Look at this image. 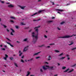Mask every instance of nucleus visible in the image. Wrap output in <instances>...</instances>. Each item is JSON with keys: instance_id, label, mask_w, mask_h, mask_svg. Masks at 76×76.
<instances>
[{"instance_id": "423d86ee", "label": "nucleus", "mask_w": 76, "mask_h": 76, "mask_svg": "<svg viewBox=\"0 0 76 76\" xmlns=\"http://www.w3.org/2000/svg\"><path fill=\"white\" fill-rule=\"evenodd\" d=\"M10 29L12 31L11 33V35H13V33L15 32V31H14L12 28H11Z\"/></svg>"}, {"instance_id": "c756f323", "label": "nucleus", "mask_w": 76, "mask_h": 76, "mask_svg": "<svg viewBox=\"0 0 76 76\" xmlns=\"http://www.w3.org/2000/svg\"><path fill=\"white\" fill-rule=\"evenodd\" d=\"M10 46H11V47H13V45H11V44H10Z\"/></svg>"}, {"instance_id": "a19ab883", "label": "nucleus", "mask_w": 76, "mask_h": 76, "mask_svg": "<svg viewBox=\"0 0 76 76\" xmlns=\"http://www.w3.org/2000/svg\"><path fill=\"white\" fill-rule=\"evenodd\" d=\"M2 50H5V49H4V48H2Z\"/></svg>"}, {"instance_id": "13d9d810", "label": "nucleus", "mask_w": 76, "mask_h": 76, "mask_svg": "<svg viewBox=\"0 0 76 76\" xmlns=\"http://www.w3.org/2000/svg\"><path fill=\"white\" fill-rule=\"evenodd\" d=\"M45 63H46L47 64H48V63H47V62H45Z\"/></svg>"}, {"instance_id": "cd10ccee", "label": "nucleus", "mask_w": 76, "mask_h": 76, "mask_svg": "<svg viewBox=\"0 0 76 76\" xmlns=\"http://www.w3.org/2000/svg\"><path fill=\"white\" fill-rule=\"evenodd\" d=\"M22 54V53H21L19 54V56H21V55Z\"/></svg>"}, {"instance_id": "bf43d9fd", "label": "nucleus", "mask_w": 76, "mask_h": 76, "mask_svg": "<svg viewBox=\"0 0 76 76\" xmlns=\"http://www.w3.org/2000/svg\"><path fill=\"white\" fill-rule=\"evenodd\" d=\"M57 76V75H55L54 76Z\"/></svg>"}, {"instance_id": "20e7f679", "label": "nucleus", "mask_w": 76, "mask_h": 76, "mask_svg": "<svg viewBox=\"0 0 76 76\" xmlns=\"http://www.w3.org/2000/svg\"><path fill=\"white\" fill-rule=\"evenodd\" d=\"M69 70H70V69H68L67 70H66L65 71H64V72H68L69 73H70L71 72H73L74 70L73 69H72L70 71H69Z\"/></svg>"}, {"instance_id": "7ed1b4c3", "label": "nucleus", "mask_w": 76, "mask_h": 76, "mask_svg": "<svg viewBox=\"0 0 76 76\" xmlns=\"http://www.w3.org/2000/svg\"><path fill=\"white\" fill-rule=\"evenodd\" d=\"M76 35L73 34L72 36L66 35L64 36L61 37L60 38H70V37H72L73 36H76Z\"/></svg>"}, {"instance_id": "ddd939ff", "label": "nucleus", "mask_w": 76, "mask_h": 76, "mask_svg": "<svg viewBox=\"0 0 76 76\" xmlns=\"http://www.w3.org/2000/svg\"><path fill=\"white\" fill-rule=\"evenodd\" d=\"M29 74H30V72L29 71L27 72V75L26 76H29Z\"/></svg>"}, {"instance_id": "7c9ffc66", "label": "nucleus", "mask_w": 76, "mask_h": 76, "mask_svg": "<svg viewBox=\"0 0 76 76\" xmlns=\"http://www.w3.org/2000/svg\"><path fill=\"white\" fill-rule=\"evenodd\" d=\"M10 58V60H13V58L12 57Z\"/></svg>"}, {"instance_id": "8fccbe9b", "label": "nucleus", "mask_w": 76, "mask_h": 76, "mask_svg": "<svg viewBox=\"0 0 76 76\" xmlns=\"http://www.w3.org/2000/svg\"><path fill=\"white\" fill-rule=\"evenodd\" d=\"M47 47L48 48H50V46H48Z\"/></svg>"}, {"instance_id": "ea45409f", "label": "nucleus", "mask_w": 76, "mask_h": 76, "mask_svg": "<svg viewBox=\"0 0 76 76\" xmlns=\"http://www.w3.org/2000/svg\"><path fill=\"white\" fill-rule=\"evenodd\" d=\"M1 2L2 3H4V1H1Z\"/></svg>"}, {"instance_id": "79ce46f5", "label": "nucleus", "mask_w": 76, "mask_h": 76, "mask_svg": "<svg viewBox=\"0 0 76 76\" xmlns=\"http://www.w3.org/2000/svg\"><path fill=\"white\" fill-rule=\"evenodd\" d=\"M7 32H9V30H8V29H7Z\"/></svg>"}, {"instance_id": "69168bd1", "label": "nucleus", "mask_w": 76, "mask_h": 76, "mask_svg": "<svg viewBox=\"0 0 76 76\" xmlns=\"http://www.w3.org/2000/svg\"><path fill=\"white\" fill-rule=\"evenodd\" d=\"M1 18H0V21H1Z\"/></svg>"}, {"instance_id": "6e6552de", "label": "nucleus", "mask_w": 76, "mask_h": 76, "mask_svg": "<svg viewBox=\"0 0 76 76\" xmlns=\"http://www.w3.org/2000/svg\"><path fill=\"white\" fill-rule=\"evenodd\" d=\"M5 57L4 58V59L5 60H6V59H7V58L8 56L7 55H5Z\"/></svg>"}, {"instance_id": "09e8293b", "label": "nucleus", "mask_w": 76, "mask_h": 76, "mask_svg": "<svg viewBox=\"0 0 76 76\" xmlns=\"http://www.w3.org/2000/svg\"><path fill=\"white\" fill-rule=\"evenodd\" d=\"M42 46H44V45H42L40 47H42Z\"/></svg>"}, {"instance_id": "2eb2a0df", "label": "nucleus", "mask_w": 76, "mask_h": 76, "mask_svg": "<svg viewBox=\"0 0 76 76\" xmlns=\"http://www.w3.org/2000/svg\"><path fill=\"white\" fill-rule=\"evenodd\" d=\"M67 59L69 60H70V57H69V55H67Z\"/></svg>"}, {"instance_id": "0e129e2a", "label": "nucleus", "mask_w": 76, "mask_h": 76, "mask_svg": "<svg viewBox=\"0 0 76 76\" xmlns=\"http://www.w3.org/2000/svg\"><path fill=\"white\" fill-rule=\"evenodd\" d=\"M30 61V60H28V61Z\"/></svg>"}, {"instance_id": "bb28decb", "label": "nucleus", "mask_w": 76, "mask_h": 76, "mask_svg": "<svg viewBox=\"0 0 76 76\" xmlns=\"http://www.w3.org/2000/svg\"><path fill=\"white\" fill-rule=\"evenodd\" d=\"M3 26H4V28H6L7 27V26L4 25H3Z\"/></svg>"}, {"instance_id": "a211bd4d", "label": "nucleus", "mask_w": 76, "mask_h": 76, "mask_svg": "<svg viewBox=\"0 0 76 76\" xmlns=\"http://www.w3.org/2000/svg\"><path fill=\"white\" fill-rule=\"evenodd\" d=\"M27 40H28V39L26 38V39H24L23 41H27Z\"/></svg>"}, {"instance_id": "f257e3e1", "label": "nucleus", "mask_w": 76, "mask_h": 76, "mask_svg": "<svg viewBox=\"0 0 76 76\" xmlns=\"http://www.w3.org/2000/svg\"><path fill=\"white\" fill-rule=\"evenodd\" d=\"M38 28H39V27H36L34 28L35 29L36 31L37 32V33L35 31L32 33V37H34L35 38V39H34L33 41L34 43V42H36V41H37V40L38 39Z\"/></svg>"}, {"instance_id": "e2e57ef3", "label": "nucleus", "mask_w": 76, "mask_h": 76, "mask_svg": "<svg viewBox=\"0 0 76 76\" xmlns=\"http://www.w3.org/2000/svg\"><path fill=\"white\" fill-rule=\"evenodd\" d=\"M7 4H10V3H7Z\"/></svg>"}, {"instance_id": "aec40b11", "label": "nucleus", "mask_w": 76, "mask_h": 76, "mask_svg": "<svg viewBox=\"0 0 76 76\" xmlns=\"http://www.w3.org/2000/svg\"><path fill=\"white\" fill-rule=\"evenodd\" d=\"M14 65L16 67H18V65H17V64L16 63H14Z\"/></svg>"}, {"instance_id": "dca6fc26", "label": "nucleus", "mask_w": 76, "mask_h": 76, "mask_svg": "<svg viewBox=\"0 0 76 76\" xmlns=\"http://www.w3.org/2000/svg\"><path fill=\"white\" fill-rule=\"evenodd\" d=\"M10 18H11V19H15V17H14V16L10 17Z\"/></svg>"}, {"instance_id": "5fc2aeb1", "label": "nucleus", "mask_w": 76, "mask_h": 76, "mask_svg": "<svg viewBox=\"0 0 76 76\" xmlns=\"http://www.w3.org/2000/svg\"><path fill=\"white\" fill-rule=\"evenodd\" d=\"M17 42H18V43H19V42H19L18 41H17Z\"/></svg>"}, {"instance_id": "f8f14e48", "label": "nucleus", "mask_w": 76, "mask_h": 76, "mask_svg": "<svg viewBox=\"0 0 76 76\" xmlns=\"http://www.w3.org/2000/svg\"><path fill=\"white\" fill-rule=\"evenodd\" d=\"M20 7L22 9H24V8L25 7H22L21 6H20Z\"/></svg>"}, {"instance_id": "412c9836", "label": "nucleus", "mask_w": 76, "mask_h": 76, "mask_svg": "<svg viewBox=\"0 0 76 76\" xmlns=\"http://www.w3.org/2000/svg\"><path fill=\"white\" fill-rule=\"evenodd\" d=\"M66 67H64V66H63L62 67V69H66Z\"/></svg>"}, {"instance_id": "f3484780", "label": "nucleus", "mask_w": 76, "mask_h": 76, "mask_svg": "<svg viewBox=\"0 0 76 76\" xmlns=\"http://www.w3.org/2000/svg\"><path fill=\"white\" fill-rule=\"evenodd\" d=\"M20 25H25V24L23 23H20Z\"/></svg>"}, {"instance_id": "a878e982", "label": "nucleus", "mask_w": 76, "mask_h": 76, "mask_svg": "<svg viewBox=\"0 0 76 76\" xmlns=\"http://www.w3.org/2000/svg\"><path fill=\"white\" fill-rule=\"evenodd\" d=\"M21 62H22L23 63H24V61H23V59H21Z\"/></svg>"}, {"instance_id": "49530a36", "label": "nucleus", "mask_w": 76, "mask_h": 76, "mask_svg": "<svg viewBox=\"0 0 76 76\" xmlns=\"http://www.w3.org/2000/svg\"><path fill=\"white\" fill-rule=\"evenodd\" d=\"M21 51H20V50H19V53H21Z\"/></svg>"}, {"instance_id": "338daca9", "label": "nucleus", "mask_w": 76, "mask_h": 76, "mask_svg": "<svg viewBox=\"0 0 76 76\" xmlns=\"http://www.w3.org/2000/svg\"><path fill=\"white\" fill-rule=\"evenodd\" d=\"M25 61H26H26H26V60H25Z\"/></svg>"}, {"instance_id": "2f4dec72", "label": "nucleus", "mask_w": 76, "mask_h": 76, "mask_svg": "<svg viewBox=\"0 0 76 76\" xmlns=\"http://www.w3.org/2000/svg\"><path fill=\"white\" fill-rule=\"evenodd\" d=\"M42 10H40V11H39V12H38L39 13H41V12H42Z\"/></svg>"}, {"instance_id": "39448f33", "label": "nucleus", "mask_w": 76, "mask_h": 76, "mask_svg": "<svg viewBox=\"0 0 76 76\" xmlns=\"http://www.w3.org/2000/svg\"><path fill=\"white\" fill-rule=\"evenodd\" d=\"M28 47L29 46H27L26 47H25L23 50V52H26V51L28 50Z\"/></svg>"}, {"instance_id": "0eeeda50", "label": "nucleus", "mask_w": 76, "mask_h": 76, "mask_svg": "<svg viewBox=\"0 0 76 76\" xmlns=\"http://www.w3.org/2000/svg\"><path fill=\"white\" fill-rule=\"evenodd\" d=\"M8 7H13L14 6L12 4H10L8 5Z\"/></svg>"}, {"instance_id": "72a5a7b5", "label": "nucleus", "mask_w": 76, "mask_h": 76, "mask_svg": "<svg viewBox=\"0 0 76 76\" xmlns=\"http://www.w3.org/2000/svg\"><path fill=\"white\" fill-rule=\"evenodd\" d=\"M66 57H62V58H61V59H64V58H65Z\"/></svg>"}, {"instance_id": "58836bf2", "label": "nucleus", "mask_w": 76, "mask_h": 76, "mask_svg": "<svg viewBox=\"0 0 76 76\" xmlns=\"http://www.w3.org/2000/svg\"><path fill=\"white\" fill-rule=\"evenodd\" d=\"M53 22V21L50 20L48 21V22Z\"/></svg>"}, {"instance_id": "c9c22d12", "label": "nucleus", "mask_w": 76, "mask_h": 76, "mask_svg": "<svg viewBox=\"0 0 76 76\" xmlns=\"http://www.w3.org/2000/svg\"><path fill=\"white\" fill-rule=\"evenodd\" d=\"M11 22L12 23H14V22L13 21V20H11Z\"/></svg>"}, {"instance_id": "864d4df0", "label": "nucleus", "mask_w": 76, "mask_h": 76, "mask_svg": "<svg viewBox=\"0 0 76 76\" xmlns=\"http://www.w3.org/2000/svg\"><path fill=\"white\" fill-rule=\"evenodd\" d=\"M58 30H60V28H58Z\"/></svg>"}, {"instance_id": "a18cd8bd", "label": "nucleus", "mask_w": 76, "mask_h": 76, "mask_svg": "<svg viewBox=\"0 0 76 76\" xmlns=\"http://www.w3.org/2000/svg\"><path fill=\"white\" fill-rule=\"evenodd\" d=\"M58 13H59V14H61L60 12H58Z\"/></svg>"}, {"instance_id": "f03ea898", "label": "nucleus", "mask_w": 76, "mask_h": 76, "mask_svg": "<svg viewBox=\"0 0 76 76\" xmlns=\"http://www.w3.org/2000/svg\"><path fill=\"white\" fill-rule=\"evenodd\" d=\"M42 68L44 70H46V69H52L53 68V67L52 66L51 67H50L48 66L45 65L43 66Z\"/></svg>"}, {"instance_id": "3c124183", "label": "nucleus", "mask_w": 76, "mask_h": 76, "mask_svg": "<svg viewBox=\"0 0 76 76\" xmlns=\"http://www.w3.org/2000/svg\"><path fill=\"white\" fill-rule=\"evenodd\" d=\"M58 66H60V64L58 63Z\"/></svg>"}, {"instance_id": "de8ad7c7", "label": "nucleus", "mask_w": 76, "mask_h": 76, "mask_svg": "<svg viewBox=\"0 0 76 76\" xmlns=\"http://www.w3.org/2000/svg\"><path fill=\"white\" fill-rule=\"evenodd\" d=\"M7 39L8 40V41H10V40L9 39H8V38H7Z\"/></svg>"}, {"instance_id": "5701e85b", "label": "nucleus", "mask_w": 76, "mask_h": 76, "mask_svg": "<svg viewBox=\"0 0 76 76\" xmlns=\"http://www.w3.org/2000/svg\"><path fill=\"white\" fill-rule=\"evenodd\" d=\"M62 55H63V53H62L61 54H60L59 55V56H62Z\"/></svg>"}, {"instance_id": "b1692460", "label": "nucleus", "mask_w": 76, "mask_h": 76, "mask_svg": "<svg viewBox=\"0 0 76 76\" xmlns=\"http://www.w3.org/2000/svg\"><path fill=\"white\" fill-rule=\"evenodd\" d=\"M15 27L16 29H18L19 28V27L18 26H16Z\"/></svg>"}, {"instance_id": "603ef678", "label": "nucleus", "mask_w": 76, "mask_h": 76, "mask_svg": "<svg viewBox=\"0 0 76 76\" xmlns=\"http://www.w3.org/2000/svg\"><path fill=\"white\" fill-rule=\"evenodd\" d=\"M75 49H76V48H73V49H72V50H75Z\"/></svg>"}, {"instance_id": "4be33fe9", "label": "nucleus", "mask_w": 76, "mask_h": 76, "mask_svg": "<svg viewBox=\"0 0 76 76\" xmlns=\"http://www.w3.org/2000/svg\"><path fill=\"white\" fill-rule=\"evenodd\" d=\"M44 37L45 38H47V35H44Z\"/></svg>"}, {"instance_id": "37998d69", "label": "nucleus", "mask_w": 76, "mask_h": 76, "mask_svg": "<svg viewBox=\"0 0 76 76\" xmlns=\"http://www.w3.org/2000/svg\"><path fill=\"white\" fill-rule=\"evenodd\" d=\"M52 3L53 5H54V2H52Z\"/></svg>"}, {"instance_id": "4c0bfd02", "label": "nucleus", "mask_w": 76, "mask_h": 76, "mask_svg": "<svg viewBox=\"0 0 76 76\" xmlns=\"http://www.w3.org/2000/svg\"><path fill=\"white\" fill-rule=\"evenodd\" d=\"M4 47H5V48H6V47H7V46L6 45H4Z\"/></svg>"}, {"instance_id": "4d7b16f0", "label": "nucleus", "mask_w": 76, "mask_h": 76, "mask_svg": "<svg viewBox=\"0 0 76 76\" xmlns=\"http://www.w3.org/2000/svg\"><path fill=\"white\" fill-rule=\"evenodd\" d=\"M75 65H76V64H75L73 66V67L74 66H75Z\"/></svg>"}, {"instance_id": "052dcab7", "label": "nucleus", "mask_w": 76, "mask_h": 76, "mask_svg": "<svg viewBox=\"0 0 76 76\" xmlns=\"http://www.w3.org/2000/svg\"><path fill=\"white\" fill-rule=\"evenodd\" d=\"M0 46H1V47H2V45H1Z\"/></svg>"}, {"instance_id": "9b49d317", "label": "nucleus", "mask_w": 76, "mask_h": 76, "mask_svg": "<svg viewBox=\"0 0 76 76\" xmlns=\"http://www.w3.org/2000/svg\"><path fill=\"white\" fill-rule=\"evenodd\" d=\"M39 53H40V52H38L37 53H35L34 55V56H37V55H38V54H39Z\"/></svg>"}, {"instance_id": "4468645a", "label": "nucleus", "mask_w": 76, "mask_h": 76, "mask_svg": "<svg viewBox=\"0 0 76 76\" xmlns=\"http://www.w3.org/2000/svg\"><path fill=\"white\" fill-rule=\"evenodd\" d=\"M55 52H56V53H59V52H60V51L58 50H55Z\"/></svg>"}, {"instance_id": "c85d7f7f", "label": "nucleus", "mask_w": 76, "mask_h": 76, "mask_svg": "<svg viewBox=\"0 0 76 76\" xmlns=\"http://www.w3.org/2000/svg\"><path fill=\"white\" fill-rule=\"evenodd\" d=\"M39 58V56L36 57V59H38V58Z\"/></svg>"}, {"instance_id": "f704fd0d", "label": "nucleus", "mask_w": 76, "mask_h": 76, "mask_svg": "<svg viewBox=\"0 0 76 76\" xmlns=\"http://www.w3.org/2000/svg\"><path fill=\"white\" fill-rule=\"evenodd\" d=\"M7 43V44H9V45H10V43L7 42H6Z\"/></svg>"}, {"instance_id": "1a4fd4ad", "label": "nucleus", "mask_w": 76, "mask_h": 76, "mask_svg": "<svg viewBox=\"0 0 76 76\" xmlns=\"http://www.w3.org/2000/svg\"><path fill=\"white\" fill-rule=\"evenodd\" d=\"M57 10L58 11H59L60 12H64V10H61V9H57Z\"/></svg>"}, {"instance_id": "c03bdc74", "label": "nucleus", "mask_w": 76, "mask_h": 76, "mask_svg": "<svg viewBox=\"0 0 76 76\" xmlns=\"http://www.w3.org/2000/svg\"><path fill=\"white\" fill-rule=\"evenodd\" d=\"M24 57V56H22V58H23Z\"/></svg>"}, {"instance_id": "9d476101", "label": "nucleus", "mask_w": 76, "mask_h": 76, "mask_svg": "<svg viewBox=\"0 0 76 76\" xmlns=\"http://www.w3.org/2000/svg\"><path fill=\"white\" fill-rule=\"evenodd\" d=\"M48 60H51V56H49L48 58Z\"/></svg>"}, {"instance_id": "e433bc0d", "label": "nucleus", "mask_w": 76, "mask_h": 76, "mask_svg": "<svg viewBox=\"0 0 76 76\" xmlns=\"http://www.w3.org/2000/svg\"><path fill=\"white\" fill-rule=\"evenodd\" d=\"M73 44V43H72L71 44H69V45H72V44Z\"/></svg>"}, {"instance_id": "774afa93", "label": "nucleus", "mask_w": 76, "mask_h": 76, "mask_svg": "<svg viewBox=\"0 0 76 76\" xmlns=\"http://www.w3.org/2000/svg\"><path fill=\"white\" fill-rule=\"evenodd\" d=\"M33 21H36V20H34Z\"/></svg>"}, {"instance_id": "6ab92c4d", "label": "nucleus", "mask_w": 76, "mask_h": 76, "mask_svg": "<svg viewBox=\"0 0 76 76\" xmlns=\"http://www.w3.org/2000/svg\"><path fill=\"white\" fill-rule=\"evenodd\" d=\"M64 22L63 21L62 22H61L60 23L61 25H63V24H64Z\"/></svg>"}, {"instance_id": "680f3d73", "label": "nucleus", "mask_w": 76, "mask_h": 76, "mask_svg": "<svg viewBox=\"0 0 76 76\" xmlns=\"http://www.w3.org/2000/svg\"><path fill=\"white\" fill-rule=\"evenodd\" d=\"M3 72H5V71H4V70H3Z\"/></svg>"}, {"instance_id": "473e14b6", "label": "nucleus", "mask_w": 76, "mask_h": 76, "mask_svg": "<svg viewBox=\"0 0 76 76\" xmlns=\"http://www.w3.org/2000/svg\"><path fill=\"white\" fill-rule=\"evenodd\" d=\"M40 70V71H41L42 72L43 70L42 69H41Z\"/></svg>"}, {"instance_id": "393cba45", "label": "nucleus", "mask_w": 76, "mask_h": 76, "mask_svg": "<svg viewBox=\"0 0 76 76\" xmlns=\"http://www.w3.org/2000/svg\"><path fill=\"white\" fill-rule=\"evenodd\" d=\"M37 13L36 12V13H35V14H34V15H32L31 16H34V15H36V14H37Z\"/></svg>"}, {"instance_id": "6e6d98bb", "label": "nucleus", "mask_w": 76, "mask_h": 76, "mask_svg": "<svg viewBox=\"0 0 76 76\" xmlns=\"http://www.w3.org/2000/svg\"><path fill=\"white\" fill-rule=\"evenodd\" d=\"M55 18L54 17H53L52 18V19H55Z\"/></svg>"}]
</instances>
